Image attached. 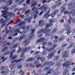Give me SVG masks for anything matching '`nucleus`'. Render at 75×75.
Returning <instances> with one entry per match:
<instances>
[{
	"label": "nucleus",
	"instance_id": "nucleus-19",
	"mask_svg": "<svg viewBox=\"0 0 75 75\" xmlns=\"http://www.w3.org/2000/svg\"><path fill=\"white\" fill-rule=\"evenodd\" d=\"M38 63V61H35V63L34 62V64H36L37 65H38V66L39 67H40L41 66V64H40Z\"/></svg>",
	"mask_w": 75,
	"mask_h": 75
},
{
	"label": "nucleus",
	"instance_id": "nucleus-5",
	"mask_svg": "<svg viewBox=\"0 0 75 75\" xmlns=\"http://www.w3.org/2000/svg\"><path fill=\"white\" fill-rule=\"evenodd\" d=\"M19 50L18 51V52H17V53H20L21 52H27L28 51L30 50L31 49L30 47H29L28 48L26 47H24L23 50V49L21 48L20 49V47H19Z\"/></svg>",
	"mask_w": 75,
	"mask_h": 75
},
{
	"label": "nucleus",
	"instance_id": "nucleus-11",
	"mask_svg": "<svg viewBox=\"0 0 75 75\" xmlns=\"http://www.w3.org/2000/svg\"><path fill=\"white\" fill-rule=\"evenodd\" d=\"M63 66H65L66 68H69L70 66L69 62H67L63 64Z\"/></svg>",
	"mask_w": 75,
	"mask_h": 75
},
{
	"label": "nucleus",
	"instance_id": "nucleus-10",
	"mask_svg": "<svg viewBox=\"0 0 75 75\" xmlns=\"http://www.w3.org/2000/svg\"><path fill=\"white\" fill-rule=\"evenodd\" d=\"M0 22L1 23V24L2 25V27H3V26H4V25L6 24V21L4 20V19H2L1 20Z\"/></svg>",
	"mask_w": 75,
	"mask_h": 75
},
{
	"label": "nucleus",
	"instance_id": "nucleus-27",
	"mask_svg": "<svg viewBox=\"0 0 75 75\" xmlns=\"http://www.w3.org/2000/svg\"><path fill=\"white\" fill-rule=\"evenodd\" d=\"M54 56V54H49V56L47 57V58L48 59H50L52 57Z\"/></svg>",
	"mask_w": 75,
	"mask_h": 75
},
{
	"label": "nucleus",
	"instance_id": "nucleus-20",
	"mask_svg": "<svg viewBox=\"0 0 75 75\" xmlns=\"http://www.w3.org/2000/svg\"><path fill=\"white\" fill-rule=\"evenodd\" d=\"M39 26L40 27H41L44 25V23H43V21H39Z\"/></svg>",
	"mask_w": 75,
	"mask_h": 75
},
{
	"label": "nucleus",
	"instance_id": "nucleus-40",
	"mask_svg": "<svg viewBox=\"0 0 75 75\" xmlns=\"http://www.w3.org/2000/svg\"><path fill=\"white\" fill-rule=\"evenodd\" d=\"M24 72L23 71H21L19 72V74H21V75H23Z\"/></svg>",
	"mask_w": 75,
	"mask_h": 75
},
{
	"label": "nucleus",
	"instance_id": "nucleus-50",
	"mask_svg": "<svg viewBox=\"0 0 75 75\" xmlns=\"http://www.w3.org/2000/svg\"><path fill=\"white\" fill-rule=\"evenodd\" d=\"M57 7V5H53L52 6V9H54V8H55Z\"/></svg>",
	"mask_w": 75,
	"mask_h": 75
},
{
	"label": "nucleus",
	"instance_id": "nucleus-58",
	"mask_svg": "<svg viewBox=\"0 0 75 75\" xmlns=\"http://www.w3.org/2000/svg\"><path fill=\"white\" fill-rule=\"evenodd\" d=\"M50 69V68L46 67L45 68L44 70H48V69Z\"/></svg>",
	"mask_w": 75,
	"mask_h": 75
},
{
	"label": "nucleus",
	"instance_id": "nucleus-44",
	"mask_svg": "<svg viewBox=\"0 0 75 75\" xmlns=\"http://www.w3.org/2000/svg\"><path fill=\"white\" fill-rule=\"evenodd\" d=\"M40 59L41 60V62H43L44 61V57H42Z\"/></svg>",
	"mask_w": 75,
	"mask_h": 75
},
{
	"label": "nucleus",
	"instance_id": "nucleus-25",
	"mask_svg": "<svg viewBox=\"0 0 75 75\" xmlns=\"http://www.w3.org/2000/svg\"><path fill=\"white\" fill-rule=\"evenodd\" d=\"M12 3V0H10L7 3V4L8 6H9V5H11Z\"/></svg>",
	"mask_w": 75,
	"mask_h": 75
},
{
	"label": "nucleus",
	"instance_id": "nucleus-9",
	"mask_svg": "<svg viewBox=\"0 0 75 75\" xmlns=\"http://www.w3.org/2000/svg\"><path fill=\"white\" fill-rule=\"evenodd\" d=\"M44 38H41L39 40H38L37 41V42H42V45L43 46L45 45V44L46 43V42H45L44 41Z\"/></svg>",
	"mask_w": 75,
	"mask_h": 75
},
{
	"label": "nucleus",
	"instance_id": "nucleus-29",
	"mask_svg": "<svg viewBox=\"0 0 75 75\" xmlns=\"http://www.w3.org/2000/svg\"><path fill=\"white\" fill-rule=\"evenodd\" d=\"M23 8H21V9H18V8H16L14 10V11L15 12H16V11H17V10H18V11H21V10H23Z\"/></svg>",
	"mask_w": 75,
	"mask_h": 75
},
{
	"label": "nucleus",
	"instance_id": "nucleus-49",
	"mask_svg": "<svg viewBox=\"0 0 75 75\" xmlns=\"http://www.w3.org/2000/svg\"><path fill=\"white\" fill-rule=\"evenodd\" d=\"M33 59L32 58H30V59H28L26 60L27 61H31L33 60Z\"/></svg>",
	"mask_w": 75,
	"mask_h": 75
},
{
	"label": "nucleus",
	"instance_id": "nucleus-1",
	"mask_svg": "<svg viewBox=\"0 0 75 75\" xmlns=\"http://www.w3.org/2000/svg\"><path fill=\"white\" fill-rule=\"evenodd\" d=\"M75 8V5H74L72 8H69V10L71 9V10L70 12H68V11H67L64 13V15L65 14H68L70 16V18H71V17H74V16H75V11L74 9Z\"/></svg>",
	"mask_w": 75,
	"mask_h": 75
},
{
	"label": "nucleus",
	"instance_id": "nucleus-18",
	"mask_svg": "<svg viewBox=\"0 0 75 75\" xmlns=\"http://www.w3.org/2000/svg\"><path fill=\"white\" fill-rule=\"evenodd\" d=\"M12 22V21H11L10 22H9L7 25L6 26V28H5V32H6V34H7V33H8V30H6V29L7 28V26H8V25H9V24H10V23H11Z\"/></svg>",
	"mask_w": 75,
	"mask_h": 75
},
{
	"label": "nucleus",
	"instance_id": "nucleus-61",
	"mask_svg": "<svg viewBox=\"0 0 75 75\" xmlns=\"http://www.w3.org/2000/svg\"><path fill=\"white\" fill-rule=\"evenodd\" d=\"M48 62H45V64H44V66H45V65H47V64H48Z\"/></svg>",
	"mask_w": 75,
	"mask_h": 75
},
{
	"label": "nucleus",
	"instance_id": "nucleus-42",
	"mask_svg": "<svg viewBox=\"0 0 75 75\" xmlns=\"http://www.w3.org/2000/svg\"><path fill=\"white\" fill-rule=\"evenodd\" d=\"M30 0H27L26 2V4H30Z\"/></svg>",
	"mask_w": 75,
	"mask_h": 75
},
{
	"label": "nucleus",
	"instance_id": "nucleus-13",
	"mask_svg": "<svg viewBox=\"0 0 75 75\" xmlns=\"http://www.w3.org/2000/svg\"><path fill=\"white\" fill-rule=\"evenodd\" d=\"M69 52V51L64 52V55L62 56V58H65L68 57V53Z\"/></svg>",
	"mask_w": 75,
	"mask_h": 75
},
{
	"label": "nucleus",
	"instance_id": "nucleus-56",
	"mask_svg": "<svg viewBox=\"0 0 75 75\" xmlns=\"http://www.w3.org/2000/svg\"><path fill=\"white\" fill-rule=\"evenodd\" d=\"M15 7H16V6L15 5H14L12 6L10 9V10H11V9H13V8H15Z\"/></svg>",
	"mask_w": 75,
	"mask_h": 75
},
{
	"label": "nucleus",
	"instance_id": "nucleus-33",
	"mask_svg": "<svg viewBox=\"0 0 75 75\" xmlns=\"http://www.w3.org/2000/svg\"><path fill=\"white\" fill-rule=\"evenodd\" d=\"M71 54H75V48L72 50L71 52Z\"/></svg>",
	"mask_w": 75,
	"mask_h": 75
},
{
	"label": "nucleus",
	"instance_id": "nucleus-23",
	"mask_svg": "<svg viewBox=\"0 0 75 75\" xmlns=\"http://www.w3.org/2000/svg\"><path fill=\"white\" fill-rule=\"evenodd\" d=\"M65 10V8L64 7H61V13H63L64 11Z\"/></svg>",
	"mask_w": 75,
	"mask_h": 75
},
{
	"label": "nucleus",
	"instance_id": "nucleus-2",
	"mask_svg": "<svg viewBox=\"0 0 75 75\" xmlns=\"http://www.w3.org/2000/svg\"><path fill=\"white\" fill-rule=\"evenodd\" d=\"M35 7L32 9V12L30 14V16H34V19H35V18L37 17V15L39 13V11H38L37 10L35 11Z\"/></svg>",
	"mask_w": 75,
	"mask_h": 75
},
{
	"label": "nucleus",
	"instance_id": "nucleus-48",
	"mask_svg": "<svg viewBox=\"0 0 75 75\" xmlns=\"http://www.w3.org/2000/svg\"><path fill=\"white\" fill-rule=\"evenodd\" d=\"M25 28V25H23L22 26H21L20 28H21L22 29H24Z\"/></svg>",
	"mask_w": 75,
	"mask_h": 75
},
{
	"label": "nucleus",
	"instance_id": "nucleus-24",
	"mask_svg": "<svg viewBox=\"0 0 75 75\" xmlns=\"http://www.w3.org/2000/svg\"><path fill=\"white\" fill-rule=\"evenodd\" d=\"M30 40H27L23 42V44H25L26 45H28V43H30Z\"/></svg>",
	"mask_w": 75,
	"mask_h": 75
},
{
	"label": "nucleus",
	"instance_id": "nucleus-22",
	"mask_svg": "<svg viewBox=\"0 0 75 75\" xmlns=\"http://www.w3.org/2000/svg\"><path fill=\"white\" fill-rule=\"evenodd\" d=\"M49 17H50V15H48V14H45L44 16L43 17L45 18L46 19H47Z\"/></svg>",
	"mask_w": 75,
	"mask_h": 75
},
{
	"label": "nucleus",
	"instance_id": "nucleus-8",
	"mask_svg": "<svg viewBox=\"0 0 75 75\" xmlns=\"http://www.w3.org/2000/svg\"><path fill=\"white\" fill-rule=\"evenodd\" d=\"M67 29L66 30L67 32L66 33L67 35H69L70 33H71V31H70V29L71 28V27H70V25L69 24H68L65 25Z\"/></svg>",
	"mask_w": 75,
	"mask_h": 75
},
{
	"label": "nucleus",
	"instance_id": "nucleus-54",
	"mask_svg": "<svg viewBox=\"0 0 75 75\" xmlns=\"http://www.w3.org/2000/svg\"><path fill=\"white\" fill-rule=\"evenodd\" d=\"M54 47H53L51 49H50L49 50H48V51H51L52 50H54Z\"/></svg>",
	"mask_w": 75,
	"mask_h": 75
},
{
	"label": "nucleus",
	"instance_id": "nucleus-16",
	"mask_svg": "<svg viewBox=\"0 0 75 75\" xmlns=\"http://www.w3.org/2000/svg\"><path fill=\"white\" fill-rule=\"evenodd\" d=\"M46 31H47V30H45L44 29H42L39 31L38 33V34H39L40 33H45V34H47V32H46Z\"/></svg>",
	"mask_w": 75,
	"mask_h": 75
},
{
	"label": "nucleus",
	"instance_id": "nucleus-63",
	"mask_svg": "<svg viewBox=\"0 0 75 75\" xmlns=\"http://www.w3.org/2000/svg\"><path fill=\"white\" fill-rule=\"evenodd\" d=\"M1 74H3V75H5V74H6V72H4V71H2L1 72Z\"/></svg>",
	"mask_w": 75,
	"mask_h": 75
},
{
	"label": "nucleus",
	"instance_id": "nucleus-46",
	"mask_svg": "<svg viewBox=\"0 0 75 75\" xmlns=\"http://www.w3.org/2000/svg\"><path fill=\"white\" fill-rule=\"evenodd\" d=\"M73 4H74V3H73V2H71L69 4V5H68V6H71Z\"/></svg>",
	"mask_w": 75,
	"mask_h": 75
},
{
	"label": "nucleus",
	"instance_id": "nucleus-57",
	"mask_svg": "<svg viewBox=\"0 0 75 75\" xmlns=\"http://www.w3.org/2000/svg\"><path fill=\"white\" fill-rule=\"evenodd\" d=\"M17 58V56H13L12 57L11 59H15V58Z\"/></svg>",
	"mask_w": 75,
	"mask_h": 75
},
{
	"label": "nucleus",
	"instance_id": "nucleus-36",
	"mask_svg": "<svg viewBox=\"0 0 75 75\" xmlns=\"http://www.w3.org/2000/svg\"><path fill=\"white\" fill-rule=\"evenodd\" d=\"M3 9H5V11H7V10H8V9H9V8H8L7 7V6H6L3 8Z\"/></svg>",
	"mask_w": 75,
	"mask_h": 75
},
{
	"label": "nucleus",
	"instance_id": "nucleus-7",
	"mask_svg": "<svg viewBox=\"0 0 75 75\" xmlns=\"http://www.w3.org/2000/svg\"><path fill=\"white\" fill-rule=\"evenodd\" d=\"M44 5H43L42 6V7H41L40 8H39V10H42V11H45V12H46L47 11V13L48 14L50 13V11L51 10L50 8H44Z\"/></svg>",
	"mask_w": 75,
	"mask_h": 75
},
{
	"label": "nucleus",
	"instance_id": "nucleus-64",
	"mask_svg": "<svg viewBox=\"0 0 75 75\" xmlns=\"http://www.w3.org/2000/svg\"><path fill=\"white\" fill-rule=\"evenodd\" d=\"M40 53V52L37 51L35 53V54H38Z\"/></svg>",
	"mask_w": 75,
	"mask_h": 75
},
{
	"label": "nucleus",
	"instance_id": "nucleus-31",
	"mask_svg": "<svg viewBox=\"0 0 75 75\" xmlns=\"http://www.w3.org/2000/svg\"><path fill=\"white\" fill-rule=\"evenodd\" d=\"M24 53H22L21 54V58H23V59H24V58H25V57L24 56Z\"/></svg>",
	"mask_w": 75,
	"mask_h": 75
},
{
	"label": "nucleus",
	"instance_id": "nucleus-59",
	"mask_svg": "<svg viewBox=\"0 0 75 75\" xmlns=\"http://www.w3.org/2000/svg\"><path fill=\"white\" fill-rule=\"evenodd\" d=\"M51 1H52V0H47V3H50V2H51Z\"/></svg>",
	"mask_w": 75,
	"mask_h": 75
},
{
	"label": "nucleus",
	"instance_id": "nucleus-28",
	"mask_svg": "<svg viewBox=\"0 0 75 75\" xmlns=\"http://www.w3.org/2000/svg\"><path fill=\"white\" fill-rule=\"evenodd\" d=\"M31 32L32 33L30 35H31V36L30 37V38H31V37H33V33H34L35 32V30L34 29H32L31 30Z\"/></svg>",
	"mask_w": 75,
	"mask_h": 75
},
{
	"label": "nucleus",
	"instance_id": "nucleus-53",
	"mask_svg": "<svg viewBox=\"0 0 75 75\" xmlns=\"http://www.w3.org/2000/svg\"><path fill=\"white\" fill-rule=\"evenodd\" d=\"M64 36L60 38V40H59V41H61L62 40H63V39H64Z\"/></svg>",
	"mask_w": 75,
	"mask_h": 75
},
{
	"label": "nucleus",
	"instance_id": "nucleus-6",
	"mask_svg": "<svg viewBox=\"0 0 75 75\" xmlns=\"http://www.w3.org/2000/svg\"><path fill=\"white\" fill-rule=\"evenodd\" d=\"M50 23H47L46 24L45 26V28H48V27H50L52 25V23L54 22L55 21V19H51L49 21Z\"/></svg>",
	"mask_w": 75,
	"mask_h": 75
},
{
	"label": "nucleus",
	"instance_id": "nucleus-47",
	"mask_svg": "<svg viewBox=\"0 0 75 75\" xmlns=\"http://www.w3.org/2000/svg\"><path fill=\"white\" fill-rule=\"evenodd\" d=\"M52 52H53V53H51V54H52H52H53V56H54V54H55V52H56V50H53Z\"/></svg>",
	"mask_w": 75,
	"mask_h": 75
},
{
	"label": "nucleus",
	"instance_id": "nucleus-14",
	"mask_svg": "<svg viewBox=\"0 0 75 75\" xmlns=\"http://www.w3.org/2000/svg\"><path fill=\"white\" fill-rule=\"evenodd\" d=\"M71 21L73 23H75V18H71L68 20V22L69 23H71Z\"/></svg>",
	"mask_w": 75,
	"mask_h": 75
},
{
	"label": "nucleus",
	"instance_id": "nucleus-43",
	"mask_svg": "<svg viewBox=\"0 0 75 75\" xmlns=\"http://www.w3.org/2000/svg\"><path fill=\"white\" fill-rule=\"evenodd\" d=\"M18 47V44L15 45L13 47V48H16Z\"/></svg>",
	"mask_w": 75,
	"mask_h": 75
},
{
	"label": "nucleus",
	"instance_id": "nucleus-30",
	"mask_svg": "<svg viewBox=\"0 0 75 75\" xmlns=\"http://www.w3.org/2000/svg\"><path fill=\"white\" fill-rule=\"evenodd\" d=\"M22 63H21L19 65V66L18 67V69H20V68H22Z\"/></svg>",
	"mask_w": 75,
	"mask_h": 75
},
{
	"label": "nucleus",
	"instance_id": "nucleus-26",
	"mask_svg": "<svg viewBox=\"0 0 75 75\" xmlns=\"http://www.w3.org/2000/svg\"><path fill=\"white\" fill-rule=\"evenodd\" d=\"M55 38L56 40L54 41V43H55L57 41H58V40H59L57 36H56L55 37Z\"/></svg>",
	"mask_w": 75,
	"mask_h": 75
},
{
	"label": "nucleus",
	"instance_id": "nucleus-51",
	"mask_svg": "<svg viewBox=\"0 0 75 75\" xmlns=\"http://www.w3.org/2000/svg\"><path fill=\"white\" fill-rule=\"evenodd\" d=\"M59 58V56H57L55 58V60H56V61H57L58 59Z\"/></svg>",
	"mask_w": 75,
	"mask_h": 75
},
{
	"label": "nucleus",
	"instance_id": "nucleus-41",
	"mask_svg": "<svg viewBox=\"0 0 75 75\" xmlns=\"http://www.w3.org/2000/svg\"><path fill=\"white\" fill-rule=\"evenodd\" d=\"M58 11H59V10H55L54 11V13L56 14L57 13H58Z\"/></svg>",
	"mask_w": 75,
	"mask_h": 75
},
{
	"label": "nucleus",
	"instance_id": "nucleus-37",
	"mask_svg": "<svg viewBox=\"0 0 75 75\" xmlns=\"http://www.w3.org/2000/svg\"><path fill=\"white\" fill-rule=\"evenodd\" d=\"M67 44L66 43L65 44H64L62 45V47H67Z\"/></svg>",
	"mask_w": 75,
	"mask_h": 75
},
{
	"label": "nucleus",
	"instance_id": "nucleus-60",
	"mask_svg": "<svg viewBox=\"0 0 75 75\" xmlns=\"http://www.w3.org/2000/svg\"><path fill=\"white\" fill-rule=\"evenodd\" d=\"M7 0H0V2H4V1H6Z\"/></svg>",
	"mask_w": 75,
	"mask_h": 75
},
{
	"label": "nucleus",
	"instance_id": "nucleus-62",
	"mask_svg": "<svg viewBox=\"0 0 75 75\" xmlns=\"http://www.w3.org/2000/svg\"><path fill=\"white\" fill-rule=\"evenodd\" d=\"M28 67H32L33 66V64H29L28 65Z\"/></svg>",
	"mask_w": 75,
	"mask_h": 75
},
{
	"label": "nucleus",
	"instance_id": "nucleus-45",
	"mask_svg": "<svg viewBox=\"0 0 75 75\" xmlns=\"http://www.w3.org/2000/svg\"><path fill=\"white\" fill-rule=\"evenodd\" d=\"M7 47H5L4 49L2 50V52H4V51H6V50H7Z\"/></svg>",
	"mask_w": 75,
	"mask_h": 75
},
{
	"label": "nucleus",
	"instance_id": "nucleus-4",
	"mask_svg": "<svg viewBox=\"0 0 75 75\" xmlns=\"http://www.w3.org/2000/svg\"><path fill=\"white\" fill-rule=\"evenodd\" d=\"M1 13H3V14L1 16H3V18H5L6 21L7 20V17L8 16V15H9L10 16H11V15H12V13H10L9 12L6 13V12L3 11H2L1 12Z\"/></svg>",
	"mask_w": 75,
	"mask_h": 75
},
{
	"label": "nucleus",
	"instance_id": "nucleus-12",
	"mask_svg": "<svg viewBox=\"0 0 75 75\" xmlns=\"http://www.w3.org/2000/svg\"><path fill=\"white\" fill-rule=\"evenodd\" d=\"M31 27H32V26H31V25L27 26L26 29H25V30H23L24 33L25 34V33H27V31H28L29 30V29H30V28H31Z\"/></svg>",
	"mask_w": 75,
	"mask_h": 75
},
{
	"label": "nucleus",
	"instance_id": "nucleus-15",
	"mask_svg": "<svg viewBox=\"0 0 75 75\" xmlns=\"http://www.w3.org/2000/svg\"><path fill=\"white\" fill-rule=\"evenodd\" d=\"M14 32H15V33L13 35L14 36H16L18 34L17 33H20L21 34H22V33L18 29L16 30H14Z\"/></svg>",
	"mask_w": 75,
	"mask_h": 75
},
{
	"label": "nucleus",
	"instance_id": "nucleus-35",
	"mask_svg": "<svg viewBox=\"0 0 75 75\" xmlns=\"http://www.w3.org/2000/svg\"><path fill=\"white\" fill-rule=\"evenodd\" d=\"M55 14H56L55 13H52V14L50 16L52 17H55Z\"/></svg>",
	"mask_w": 75,
	"mask_h": 75
},
{
	"label": "nucleus",
	"instance_id": "nucleus-38",
	"mask_svg": "<svg viewBox=\"0 0 75 75\" xmlns=\"http://www.w3.org/2000/svg\"><path fill=\"white\" fill-rule=\"evenodd\" d=\"M25 35H23V36L22 35L21 36L20 40H22L24 37H25Z\"/></svg>",
	"mask_w": 75,
	"mask_h": 75
},
{
	"label": "nucleus",
	"instance_id": "nucleus-39",
	"mask_svg": "<svg viewBox=\"0 0 75 75\" xmlns=\"http://www.w3.org/2000/svg\"><path fill=\"white\" fill-rule=\"evenodd\" d=\"M67 73H68V71H67L65 70L63 72V75H66V74Z\"/></svg>",
	"mask_w": 75,
	"mask_h": 75
},
{
	"label": "nucleus",
	"instance_id": "nucleus-17",
	"mask_svg": "<svg viewBox=\"0 0 75 75\" xmlns=\"http://www.w3.org/2000/svg\"><path fill=\"white\" fill-rule=\"evenodd\" d=\"M25 18H26V19L25 20V21H26L28 22V23H30V21H31V19L32 18V17H30V18L29 19V18L28 16V15L27 16H26Z\"/></svg>",
	"mask_w": 75,
	"mask_h": 75
},
{
	"label": "nucleus",
	"instance_id": "nucleus-34",
	"mask_svg": "<svg viewBox=\"0 0 75 75\" xmlns=\"http://www.w3.org/2000/svg\"><path fill=\"white\" fill-rule=\"evenodd\" d=\"M7 69V67H2V68H1V70H4V69Z\"/></svg>",
	"mask_w": 75,
	"mask_h": 75
},
{
	"label": "nucleus",
	"instance_id": "nucleus-32",
	"mask_svg": "<svg viewBox=\"0 0 75 75\" xmlns=\"http://www.w3.org/2000/svg\"><path fill=\"white\" fill-rule=\"evenodd\" d=\"M30 13V10H28L25 13V14H27V15H28Z\"/></svg>",
	"mask_w": 75,
	"mask_h": 75
},
{
	"label": "nucleus",
	"instance_id": "nucleus-21",
	"mask_svg": "<svg viewBox=\"0 0 75 75\" xmlns=\"http://www.w3.org/2000/svg\"><path fill=\"white\" fill-rule=\"evenodd\" d=\"M69 45L70 46L67 48V49H70V48H71L73 46V45H74V43L73 42H71Z\"/></svg>",
	"mask_w": 75,
	"mask_h": 75
},
{
	"label": "nucleus",
	"instance_id": "nucleus-52",
	"mask_svg": "<svg viewBox=\"0 0 75 75\" xmlns=\"http://www.w3.org/2000/svg\"><path fill=\"white\" fill-rule=\"evenodd\" d=\"M58 4L57 5V6H60L61 4V2H59V1H58Z\"/></svg>",
	"mask_w": 75,
	"mask_h": 75
},
{
	"label": "nucleus",
	"instance_id": "nucleus-55",
	"mask_svg": "<svg viewBox=\"0 0 75 75\" xmlns=\"http://www.w3.org/2000/svg\"><path fill=\"white\" fill-rule=\"evenodd\" d=\"M42 14H43V11H42L41 12H40L39 14V16H41V15H42Z\"/></svg>",
	"mask_w": 75,
	"mask_h": 75
},
{
	"label": "nucleus",
	"instance_id": "nucleus-3",
	"mask_svg": "<svg viewBox=\"0 0 75 75\" xmlns=\"http://www.w3.org/2000/svg\"><path fill=\"white\" fill-rule=\"evenodd\" d=\"M22 61V59H19L18 60H15V61H13L12 62V63L10 66V68L11 69H12L14 66H17V65L18 64V62H20Z\"/></svg>",
	"mask_w": 75,
	"mask_h": 75
}]
</instances>
